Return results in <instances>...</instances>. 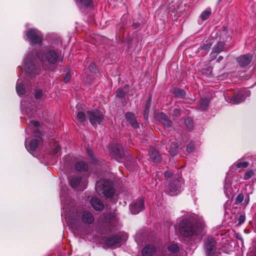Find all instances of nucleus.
<instances>
[{
    "mask_svg": "<svg viewBox=\"0 0 256 256\" xmlns=\"http://www.w3.org/2000/svg\"><path fill=\"white\" fill-rule=\"evenodd\" d=\"M205 224L203 220L196 222L193 220H182L179 224V229L182 235L191 237L204 233Z\"/></svg>",
    "mask_w": 256,
    "mask_h": 256,
    "instance_id": "nucleus-1",
    "label": "nucleus"
},
{
    "mask_svg": "<svg viewBox=\"0 0 256 256\" xmlns=\"http://www.w3.org/2000/svg\"><path fill=\"white\" fill-rule=\"evenodd\" d=\"M60 55L61 54L58 51L48 49L44 56L38 54L37 56L44 62H46L50 64H55L60 58Z\"/></svg>",
    "mask_w": 256,
    "mask_h": 256,
    "instance_id": "nucleus-3",
    "label": "nucleus"
},
{
    "mask_svg": "<svg viewBox=\"0 0 256 256\" xmlns=\"http://www.w3.org/2000/svg\"><path fill=\"white\" fill-rule=\"evenodd\" d=\"M90 202L91 206L96 210H101L104 208L102 202L96 198H92Z\"/></svg>",
    "mask_w": 256,
    "mask_h": 256,
    "instance_id": "nucleus-13",
    "label": "nucleus"
},
{
    "mask_svg": "<svg viewBox=\"0 0 256 256\" xmlns=\"http://www.w3.org/2000/svg\"><path fill=\"white\" fill-rule=\"evenodd\" d=\"M210 8H207L206 10L202 12L200 16V18L202 20H206L210 17Z\"/></svg>",
    "mask_w": 256,
    "mask_h": 256,
    "instance_id": "nucleus-27",
    "label": "nucleus"
},
{
    "mask_svg": "<svg viewBox=\"0 0 256 256\" xmlns=\"http://www.w3.org/2000/svg\"><path fill=\"white\" fill-rule=\"evenodd\" d=\"M88 68L92 72H96V68L95 64H90Z\"/></svg>",
    "mask_w": 256,
    "mask_h": 256,
    "instance_id": "nucleus-43",
    "label": "nucleus"
},
{
    "mask_svg": "<svg viewBox=\"0 0 256 256\" xmlns=\"http://www.w3.org/2000/svg\"><path fill=\"white\" fill-rule=\"evenodd\" d=\"M223 59V56H219L216 60V62H219Z\"/></svg>",
    "mask_w": 256,
    "mask_h": 256,
    "instance_id": "nucleus-52",
    "label": "nucleus"
},
{
    "mask_svg": "<svg viewBox=\"0 0 256 256\" xmlns=\"http://www.w3.org/2000/svg\"><path fill=\"white\" fill-rule=\"evenodd\" d=\"M254 172L252 170H248L244 176V180H249L250 178L252 176L254 175Z\"/></svg>",
    "mask_w": 256,
    "mask_h": 256,
    "instance_id": "nucleus-34",
    "label": "nucleus"
},
{
    "mask_svg": "<svg viewBox=\"0 0 256 256\" xmlns=\"http://www.w3.org/2000/svg\"><path fill=\"white\" fill-rule=\"evenodd\" d=\"M70 78H71V75H70V73L67 72L66 74V76L64 78V82H68L70 81Z\"/></svg>",
    "mask_w": 256,
    "mask_h": 256,
    "instance_id": "nucleus-44",
    "label": "nucleus"
},
{
    "mask_svg": "<svg viewBox=\"0 0 256 256\" xmlns=\"http://www.w3.org/2000/svg\"><path fill=\"white\" fill-rule=\"evenodd\" d=\"M174 114L176 116H178L180 114V110L178 109L175 108L174 110Z\"/></svg>",
    "mask_w": 256,
    "mask_h": 256,
    "instance_id": "nucleus-47",
    "label": "nucleus"
},
{
    "mask_svg": "<svg viewBox=\"0 0 256 256\" xmlns=\"http://www.w3.org/2000/svg\"><path fill=\"white\" fill-rule=\"evenodd\" d=\"M86 152L90 156H92V151L90 150V148H86Z\"/></svg>",
    "mask_w": 256,
    "mask_h": 256,
    "instance_id": "nucleus-49",
    "label": "nucleus"
},
{
    "mask_svg": "<svg viewBox=\"0 0 256 256\" xmlns=\"http://www.w3.org/2000/svg\"><path fill=\"white\" fill-rule=\"evenodd\" d=\"M111 153L115 159L120 162V160L124 156V154L122 146L116 144L114 146H112L110 148Z\"/></svg>",
    "mask_w": 256,
    "mask_h": 256,
    "instance_id": "nucleus-9",
    "label": "nucleus"
},
{
    "mask_svg": "<svg viewBox=\"0 0 256 256\" xmlns=\"http://www.w3.org/2000/svg\"><path fill=\"white\" fill-rule=\"evenodd\" d=\"M121 238L118 236L108 238L106 240V244L109 246H116L121 242Z\"/></svg>",
    "mask_w": 256,
    "mask_h": 256,
    "instance_id": "nucleus-17",
    "label": "nucleus"
},
{
    "mask_svg": "<svg viewBox=\"0 0 256 256\" xmlns=\"http://www.w3.org/2000/svg\"><path fill=\"white\" fill-rule=\"evenodd\" d=\"M78 6L81 8H86L92 6V0H76Z\"/></svg>",
    "mask_w": 256,
    "mask_h": 256,
    "instance_id": "nucleus-19",
    "label": "nucleus"
},
{
    "mask_svg": "<svg viewBox=\"0 0 256 256\" xmlns=\"http://www.w3.org/2000/svg\"><path fill=\"white\" fill-rule=\"evenodd\" d=\"M39 126V122L37 121L30 120L28 127L26 129V132L30 134L32 131L37 132V128Z\"/></svg>",
    "mask_w": 256,
    "mask_h": 256,
    "instance_id": "nucleus-16",
    "label": "nucleus"
},
{
    "mask_svg": "<svg viewBox=\"0 0 256 256\" xmlns=\"http://www.w3.org/2000/svg\"><path fill=\"white\" fill-rule=\"evenodd\" d=\"M230 205L226 203L224 204V208L226 210L229 209Z\"/></svg>",
    "mask_w": 256,
    "mask_h": 256,
    "instance_id": "nucleus-53",
    "label": "nucleus"
},
{
    "mask_svg": "<svg viewBox=\"0 0 256 256\" xmlns=\"http://www.w3.org/2000/svg\"><path fill=\"white\" fill-rule=\"evenodd\" d=\"M222 0H218V2H220V1H222Z\"/></svg>",
    "mask_w": 256,
    "mask_h": 256,
    "instance_id": "nucleus-54",
    "label": "nucleus"
},
{
    "mask_svg": "<svg viewBox=\"0 0 256 256\" xmlns=\"http://www.w3.org/2000/svg\"><path fill=\"white\" fill-rule=\"evenodd\" d=\"M209 104V100L207 98H204L200 101V108L202 110H204Z\"/></svg>",
    "mask_w": 256,
    "mask_h": 256,
    "instance_id": "nucleus-30",
    "label": "nucleus"
},
{
    "mask_svg": "<svg viewBox=\"0 0 256 256\" xmlns=\"http://www.w3.org/2000/svg\"><path fill=\"white\" fill-rule=\"evenodd\" d=\"M149 154L150 159L154 162L158 163L161 162L162 156L156 150L151 149Z\"/></svg>",
    "mask_w": 256,
    "mask_h": 256,
    "instance_id": "nucleus-18",
    "label": "nucleus"
},
{
    "mask_svg": "<svg viewBox=\"0 0 256 256\" xmlns=\"http://www.w3.org/2000/svg\"><path fill=\"white\" fill-rule=\"evenodd\" d=\"M174 94L177 96H183L185 95V92L181 89L177 88L174 90Z\"/></svg>",
    "mask_w": 256,
    "mask_h": 256,
    "instance_id": "nucleus-36",
    "label": "nucleus"
},
{
    "mask_svg": "<svg viewBox=\"0 0 256 256\" xmlns=\"http://www.w3.org/2000/svg\"><path fill=\"white\" fill-rule=\"evenodd\" d=\"M125 116L126 119L129 122L130 121H132V120H134V115L132 112H127Z\"/></svg>",
    "mask_w": 256,
    "mask_h": 256,
    "instance_id": "nucleus-37",
    "label": "nucleus"
},
{
    "mask_svg": "<svg viewBox=\"0 0 256 256\" xmlns=\"http://www.w3.org/2000/svg\"><path fill=\"white\" fill-rule=\"evenodd\" d=\"M16 92L18 95H23L25 94L24 84L21 80H18L16 85Z\"/></svg>",
    "mask_w": 256,
    "mask_h": 256,
    "instance_id": "nucleus-22",
    "label": "nucleus"
},
{
    "mask_svg": "<svg viewBox=\"0 0 256 256\" xmlns=\"http://www.w3.org/2000/svg\"><path fill=\"white\" fill-rule=\"evenodd\" d=\"M184 123H185L186 126L188 128H191L193 126L192 120L190 118L186 119L184 120Z\"/></svg>",
    "mask_w": 256,
    "mask_h": 256,
    "instance_id": "nucleus-39",
    "label": "nucleus"
},
{
    "mask_svg": "<svg viewBox=\"0 0 256 256\" xmlns=\"http://www.w3.org/2000/svg\"><path fill=\"white\" fill-rule=\"evenodd\" d=\"M24 64L26 72L31 75V74L32 72V70L34 68V66L32 60V55H29L24 59Z\"/></svg>",
    "mask_w": 256,
    "mask_h": 256,
    "instance_id": "nucleus-11",
    "label": "nucleus"
},
{
    "mask_svg": "<svg viewBox=\"0 0 256 256\" xmlns=\"http://www.w3.org/2000/svg\"><path fill=\"white\" fill-rule=\"evenodd\" d=\"M130 124L134 128L138 127V124L135 120L130 121Z\"/></svg>",
    "mask_w": 256,
    "mask_h": 256,
    "instance_id": "nucleus-45",
    "label": "nucleus"
},
{
    "mask_svg": "<svg viewBox=\"0 0 256 256\" xmlns=\"http://www.w3.org/2000/svg\"><path fill=\"white\" fill-rule=\"evenodd\" d=\"M252 60V56L249 54H246L237 58V61L242 67L248 65L250 63Z\"/></svg>",
    "mask_w": 256,
    "mask_h": 256,
    "instance_id": "nucleus-12",
    "label": "nucleus"
},
{
    "mask_svg": "<svg viewBox=\"0 0 256 256\" xmlns=\"http://www.w3.org/2000/svg\"><path fill=\"white\" fill-rule=\"evenodd\" d=\"M148 112H146V110H144V118L146 120L148 118Z\"/></svg>",
    "mask_w": 256,
    "mask_h": 256,
    "instance_id": "nucleus-51",
    "label": "nucleus"
},
{
    "mask_svg": "<svg viewBox=\"0 0 256 256\" xmlns=\"http://www.w3.org/2000/svg\"><path fill=\"white\" fill-rule=\"evenodd\" d=\"M244 194H240L236 196L235 202L236 204H240L244 200Z\"/></svg>",
    "mask_w": 256,
    "mask_h": 256,
    "instance_id": "nucleus-38",
    "label": "nucleus"
},
{
    "mask_svg": "<svg viewBox=\"0 0 256 256\" xmlns=\"http://www.w3.org/2000/svg\"><path fill=\"white\" fill-rule=\"evenodd\" d=\"M86 114L90 123L94 126L100 124L104 119V116L102 112L97 110H88Z\"/></svg>",
    "mask_w": 256,
    "mask_h": 256,
    "instance_id": "nucleus-4",
    "label": "nucleus"
},
{
    "mask_svg": "<svg viewBox=\"0 0 256 256\" xmlns=\"http://www.w3.org/2000/svg\"><path fill=\"white\" fill-rule=\"evenodd\" d=\"M224 44L222 42H219L213 48L212 53L218 54L224 50Z\"/></svg>",
    "mask_w": 256,
    "mask_h": 256,
    "instance_id": "nucleus-25",
    "label": "nucleus"
},
{
    "mask_svg": "<svg viewBox=\"0 0 256 256\" xmlns=\"http://www.w3.org/2000/svg\"><path fill=\"white\" fill-rule=\"evenodd\" d=\"M172 174L170 172H165V176L167 178H170L172 176Z\"/></svg>",
    "mask_w": 256,
    "mask_h": 256,
    "instance_id": "nucleus-50",
    "label": "nucleus"
},
{
    "mask_svg": "<svg viewBox=\"0 0 256 256\" xmlns=\"http://www.w3.org/2000/svg\"><path fill=\"white\" fill-rule=\"evenodd\" d=\"M144 208V200L142 198H138L130 206V210L132 214H137Z\"/></svg>",
    "mask_w": 256,
    "mask_h": 256,
    "instance_id": "nucleus-10",
    "label": "nucleus"
},
{
    "mask_svg": "<svg viewBox=\"0 0 256 256\" xmlns=\"http://www.w3.org/2000/svg\"><path fill=\"white\" fill-rule=\"evenodd\" d=\"M86 118V116L85 113H84L82 112H79L77 114L76 116V120L78 122L82 123L84 122H85Z\"/></svg>",
    "mask_w": 256,
    "mask_h": 256,
    "instance_id": "nucleus-28",
    "label": "nucleus"
},
{
    "mask_svg": "<svg viewBox=\"0 0 256 256\" xmlns=\"http://www.w3.org/2000/svg\"><path fill=\"white\" fill-rule=\"evenodd\" d=\"M42 96V92L41 90H38L35 92V98L36 99H40Z\"/></svg>",
    "mask_w": 256,
    "mask_h": 256,
    "instance_id": "nucleus-42",
    "label": "nucleus"
},
{
    "mask_svg": "<svg viewBox=\"0 0 256 256\" xmlns=\"http://www.w3.org/2000/svg\"><path fill=\"white\" fill-rule=\"evenodd\" d=\"M82 180L81 177H74L70 180V184L72 188H76L80 183Z\"/></svg>",
    "mask_w": 256,
    "mask_h": 256,
    "instance_id": "nucleus-26",
    "label": "nucleus"
},
{
    "mask_svg": "<svg viewBox=\"0 0 256 256\" xmlns=\"http://www.w3.org/2000/svg\"><path fill=\"white\" fill-rule=\"evenodd\" d=\"M236 220L238 221V224L240 225L243 224L246 220L245 216L243 214L240 215L238 217L236 218Z\"/></svg>",
    "mask_w": 256,
    "mask_h": 256,
    "instance_id": "nucleus-35",
    "label": "nucleus"
},
{
    "mask_svg": "<svg viewBox=\"0 0 256 256\" xmlns=\"http://www.w3.org/2000/svg\"><path fill=\"white\" fill-rule=\"evenodd\" d=\"M168 250L172 252H176L179 250L178 246L176 244H172L168 246Z\"/></svg>",
    "mask_w": 256,
    "mask_h": 256,
    "instance_id": "nucleus-33",
    "label": "nucleus"
},
{
    "mask_svg": "<svg viewBox=\"0 0 256 256\" xmlns=\"http://www.w3.org/2000/svg\"><path fill=\"white\" fill-rule=\"evenodd\" d=\"M75 168L76 170L78 172H85L88 170V166L84 162L80 161L76 164Z\"/></svg>",
    "mask_w": 256,
    "mask_h": 256,
    "instance_id": "nucleus-21",
    "label": "nucleus"
},
{
    "mask_svg": "<svg viewBox=\"0 0 256 256\" xmlns=\"http://www.w3.org/2000/svg\"><path fill=\"white\" fill-rule=\"evenodd\" d=\"M156 248L152 245H146L142 250V256H152L155 252Z\"/></svg>",
    "mask_w": 256,
    "mask_h": 256,
    "instance_id": "nucleus-14",
    "label": "nucleus"
},
{
    "mask_svg": "<svg viewBox=\"0 0 256 256\" xmlns=\"http://www.w3.org/2000/svg\"><path fill=\"white\" fill-rule=\"evenodd\" d=\"M116 96L118 98H122L124 96V92L122 88H118L116 92Z\"/></svg>",
    "mask_w": 256,
    "mask_h": 256,
    "instance_id": "nucleus-40",
    "label": "nucleus"
},
{
    "mask_svg": "<svg viewBox=\"0 0 256 256\" xmlns=\"http://www.w3.org/2000/svg\"><path fill=\"white\" fill-rule=\"evenodd\" d=\"M26 36L32 44H40L42 38L41 32L36 29L32 28L28 30Z\"/></svg>",
    "mask_w": 256,
    "mask_h": 256,
    "instance_id": "nucleus-6",
    "label": "nucleus"
},
{
    "mask_svg": "<svg viewBox=\"0 0 256 256\" xmlns=\"http://www.w3.org/2000/svg\"><path fill=\"white\" fill-rule=\"evenodd\" d=\"M149 101H150V99L149 100ZM145 110L146 112H148L149 108L150 107V102H148L146 104L145 106Z\"/></svg>",
    "mask_w": 256,
    "mask_h": 256,
    "instance_id": "nucleus-48",
    "label": "nucleus"
},
{
    "mask_svg": "<svg viewBox=\"0 0 256 256\" xmlns=\"http://www.w3.org/2000/svg\"><path fill=\"white\" fill-rule=\"evenodd\" d=\"M250 92L247 89H242L238 93L230 98V102L232 104H238L244 100L246 98L249 96Z\"/></svg>",
    "mask_w": 256,
    "mask_h": 256,
    "instance_id": "nucleus-8",
    "label": "nucleus"
},
{
    "mask_svg": "<svg viewBox=\"0 0 256 256\" xmlns=\"http://www.w3.org/2000/svg\"><path fill=\"white\" fill-rule=\"evenodd\" d=\"M212 46V42L210 40H206V42L202 46L201 49L204 50H208Z\"/></svg>",
    "mask_w": 256,
    "mask_h": 256,
    "instance_id": "nucleus-31",
    "label": "nucleus"
},
{
    "mask_svg": "<svg viewBox=\"0 0 256 256\" xmlns=\"http://www.w3.org/2000/svg\"><path fill=\"white\" fill-rule=\"evenodd\" d=\"M160 118L164 126L170 127L172 126V122L168 119L166 116L162 112L160 114Z\"/></svg>",
    "mask_w": 256,
    "mask_h": 256,
    "instance_id": "nucleus-24",
    "label": "nucleus"
},
{
    "mask_svg": "<svg viewBox=\"0 0 256 256\" xmlns=\"http://www.w3.org/2000/svg\"><path fill=\"white\" fill-rule=\"evenodd\" d=\"M82 220L84 222L90 224L93 222L94 218L90 212L84 211L82 216Z\"/></svg>",
    "mask_w": 256,
    "mask_h": 256,
    "instance_id": "nucleus-15",
    "label": "nucleus"
},
{
    "mask_svg": "<svg viewBox=\"0 0 256 256\" xmlns=\"http://www.w3.org/2000/svg\"><path fill=\"white\" fill-rule=\"evenodd\" d=\"M60 148L59 146H58V145L54 147V148L53 150L52 154H57L60 151Z\"/></svg>",
    "mask_w": 256,
    "mask_h": 256,
    "instance_id": "nucleus-46",
    "label": "nucleus"
},
{
    "mask_svg": "<svg viewBox=\"0 0 256 256\" xmlns=\"http://www.w3.org/2000/svg\"><path fill=\"white\" fill-rule=\"evenodd\" d=\"M26 102L25 100H22L21 102V106H22V110L23 112H25L26 113V114L28 115V116L30 118V117H32L33 116V115H34V114H29L28 113V110L29 108H26Z\"/></svg>",
    "mask_w": 256,
    "mask_h": 256,
    "instance_id": "nucleus-29",
    "label": "nucleus"
},
{
    "mask_svg": "<svg viewBox=\"0 0 256 256\" xmlns=\"http://www.w3.org/2000/svg\"><path fill=\"white\" fill-rule=\"evenodd\" d=\"M96 188L98 192H102L106 198H112L114 194V190L110 187V182L106 180H101L97 182Z\"/></svg>",
    "mask_w": 256,
    "mask_h": 256,
    "instance_id": "nucleus-2",
    "label": "nucleus"
},
{
    "mask_svg": "<svg viewBox=\"0 0 256 256\" xmlns=\"http://www.w3.org/2000/svg\"><path fill=\"white\" fill-rule=\"evenodd\" d=\"M182 184V180H174L168 185L167 192L171 196L176 195L180 192Z\"/></svg>",
    "mask_w": 256,
    "mask_h": 256,
    "instance_id": "nucleus-7",
    "label": "nucleus"
},
{
    "mask_svg": "<svg viewBox=\"0 0 256 256\" xmlns=\"http://www.w3.org/2000/svg\"><path fill=\"white\" fill-rule=\"evenodd\" d=\"M180 142H174L172 143L171 146L169 150L170 154L172 156L176 155L180 150Z\"/></svg>",
    "mask_w": 256,
    "mask_h": 256,
    "instance_id": "nucleus-20",
    "label": "nucleus"
},
{
    "mask_svg": "<svg viewBox=\"0 0 256 256\" xmlns=\"http://www.w3.org/2000/svg\"><path fill=\"white\" fill-rule=\"evenodd\" d=\"M194 148V144L192 142H190L186 147V151L188 152H192Z\"/></svg>",
    "mask_w": 256,
    "mask_h": 256,
    "instance_id": "nucleus-41",
    "label": "nucleus"
},
{
    "mask_svg": "<svg viewBox=\"0 0 256 256\" xmlns=\"http://www.w3.org/2000/svg\"><path fill=\"white\" fill-rule=\"evenodd\" d=\"M249 166V163L246 162H238L236 164V168H246Z\"/></svg>",
    "mask_w": 256,
    "mask_h": 256,
    "instance_id": "nucleus-32",
    "label": "nucleus"
},
{
    "mask_svg": "<svg viewBox=\"0 0 256 256\" xmlns=\"http://www.w3.org/2000/svg\"><path fill=\"white\" fill-rule=\"evenodd\" d=\"M204 249L208 256L216 254V242L213 238H208L204 242Z\"/></svg>",
    "mask_w": 256,
    "mask_h": 256,
    "instance_id": "nucleus-5",
    "label": "nucleus"
},
{
    "mask_svg": "<svg viewBox=\"0 0 256 256\" xmlns=\"http://www.w3.org/2000/svg\"><path fill=\"white\" fill-rule=\"evenodd\" d=\"M40 142L41 141L40 139L32 140L30 142V146L28 150L32 152L36 150Z\"/></svg>",
    "mask_w": 256,
    "mask_h": 256,
    "instance_id": "nucleus-23",
    "label": "nucleus"
}]
</instances>
